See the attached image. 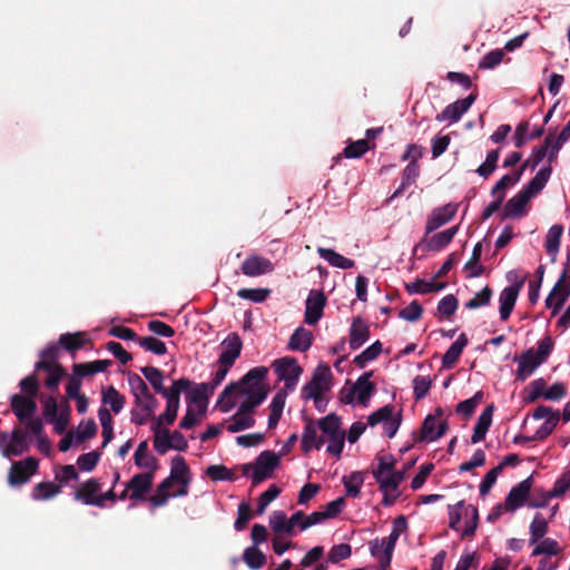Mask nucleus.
Instances as JSON below:
<instances>
[{
    "label": "nucleus",
    "mask_w": 570,
    "mask_h": 570,
    "mask_svg": "<svg viewBox=\"0 0 570 570\" xmlns=\"http://www.w3.org/2000/svg\"><path fill=\"white\" fill-rule=\"evenodd\" d=\"M525 277H522L519 281H515L510 286L502 289L500 293L499 302H500V318L502 321H507L515 305L518 296L524 285Z\"/></svg>",
    "instance_id": "9d476101"
},
{
    "label": "nucleus",
    "mask_w": 570,
    "mask_h": 570,
    "mask_svg": "<svg viewBox=\"0 0 570 570\" xmlns=\"http://www.w3.org/2000/svg\"><path fill=\"white\" fill-rule=\"evenodd\" d=\"M317 438V426L315 425L314 421L311 419H307L306 424L304 426L303 435H302V450L305 453H308L316 443Z\"/></svg>",
    "instance_id": "864d4df0"
},
{
    "label": "nucleus",
    "mask_w": 570,
    "mask_h": 570,
    "mask_svg": "<svg viewBox=\"0 0 570 570\" xmlns=\"http://www.w3.org/2000/svg\"><path fill=\"white\" fill-rule=\"evenodd\" d=\"M193 382L187 377H180L175 380L170 387H163V392H158V394L163 395L167 402L176 401L180 402V394L186 392L191 387Z\"/></svg>",
    "instance_id": "e433bc0d"
},
{
    "label": "nucleus",
    "mask_w": 570,
    "mask_h": 570,
    "mask_svg": "<svg viewBox=\"0 0 570 570\" xmlns=\"http://www.w3.org/2000/svg\"><path fill=\"white\" fill-rule=\"evenodd\" d=\"M230 424L227 426V431L230 433H236L246 429H250L255 424V420L252 415L246 414L245 412H240L238 409L237 413H235L230 417Z\"/></svg>",
    "instance_id": "49530a36"
},
{
    "label": "nucleus",
    "mask_w": 570,
    "mask_h": 570,
    "mask_svg": "<svg viewBox=\"0 0 570 570\" xmlns=\"http://www.w3.org/2000/svg\"><path fill=\"white\" fill-rule=\"evenodd\" d=\"M10 405L20 422H26L31 419L37 410L36 401L32 397H27L21 394H13Z\"/></svg>",
    "instance_id": "4be33fe9"
},
{
    "label": "nucleus",
    "mask_w": 570,
    "mask_h": 570,
    "mask_svg": "<svg viewBox=\"0 0 570 570\" xmlns=\"http://www.w3.org/2000/svg\"><path fill=\"white\" fill-rule=\"evenodd\" d=\"M61 492V485L52 482H40L35 485L32 491L33 500H49Z\"/></svg>",
    "instance_id": "a18cd8bd"
},
{
    "label": "nucleus",
    "mask_w": 570,
    "mask_h": 570,
    "mask_svg": "<svg viewBox=\"0 0 570 570\" xmlns=\"http://www.w3.org/2000/svg\"><path fill=\"white\" fill-rule=\"evenodd\" d=\"M89 342L85 332L63 333L59 336V345L69 353H75Z\"/></svg>",
    "instance_id": "473e14b6"
},
{
    "label": "nucleus",
    "mask_w": 570,
    "mask_h": 570,
    "mask_svg": "<svg viewBox=\"0 0 570 570\" xmlns=\"http://www.w3.org/2000/svg\"><path fill=\"white\" fill-rule=\"evenodd\" d=\"M548 530H549L548 521L543 518V515L541 513H537L529 527V532H530L529 543L530 544L538 543L541 539L544 538Z\"/></svg>",
    "instance_id": "a19ab883"
},
{
    "label": "nucleus",
    "mask_w": 570,
    "mask_h": 570,
    "mask_svg": "<svg viewBox=\"0 0 570 570\" xmlns=\"http://www.w3.org/2000/svg\"><path fill=\"white\" fill-rule=\"evenodd\" d=\"M535 544L537 546L531 553L532 557H538L541 554L557 556L561 552V548L558 541L552 538H543Z\"/></svg>",
    "instance_id": "3c124183"
},
{
    "label": "nucleus",
    "mask_w": 570,
    "mask_h": 570,
    "mask_svg": "<svg viewBox=\"0 0 570 570\" xmlns=\"http://www.w3.org/2000/svg\"><path fill=\"white\" fill-rule=\"evenodd\" d=\"M189 468L183 456H175L171 461L170 476L177 482H184V480H190Z\"/></svg>",
    "instance_id": "bf43d9fd"
},
{
    "label": "nucleus",
    "mask_w": 570,
    "mask_h": 570,
    "mask_svg": "<svg viewBox=\"0 0 570 570\" xmlns=\"http://www.w3.org/2000/svg\"><path fill=\"white\" fill-rule=\"evenodd\" d=\"M254 465V471L250 478L253 487H256L272 476L274 470L279 465V455L274 451H263L256 458Z\"/></svg>",
    "instance_id": "39448f33"
},
{
    "label": "nucleus",
    "mask_w": 570,
    "mask_h": 570,
    "mask_svg": "<svg viewBox=\"0 0 570 570\" xmlns=\"http://www.w3.org/2000/svg\"><path fill=\"white\" fill-rule=\"evenodd\" d=\"M412 151H415V155L412 156V160L403 169L402 177L406 181L411 180L414 183L420 175V166L417 160L423 157L424 148L415 144L407 145L406 151L402 155V160H407L409 156L412 155Z\"/></svg>",
    "instance_id": "412c9836"
},
{
    "label": "nucleus",
    "mask_w": 570,
    "mask_h": 570,
    "mask_svg": "<svg viewBox=\"0 0 570 570\" xmlns=\"http://www.w3.org/2000/svg\"><path fill=\"white\" fill-rule=\"evenodd\" d=\"M493 291L485 286L480 292H478L471 299H469L464 306L468 309H475L482 306H487L490 304Z\"/></svg>",
    "instance_id": "680f3d73"
},
{
    "label": "nucleus",
    "mask_w": 570,
    "mask_h": 570,
    "mask_svg": "<svg viewBox=\"0 0 570 570\" xmlns=\"http://www.w3.org/2000/svg\"><path fill=\"white\" fill-rule=\"evenodd\" d=\"M155 472L137 473L127 482V490H130L129 499L142 501L153 488Z\"/></svg>",
    "instance_id": "4468645a"
},
{
    "label": "nucleus",
    "mask_w": 570,
    "mask_h": 570,
    "mask_svg": "<svg viewBox=\"0 0 570 570\" xmlns=\"http://www.w3.org/2000/svg\"><path fill=\"white\" fill-rule=\"evenodd\" d=\"M99 460L100 452L91 451L79 455L77 459V465L81 471L90 472L97 466Z\"/></svg>",
    "instance_id": "338daca9"
},
{
    "label": "nucleus",
    "mask_w": 570,
    "mask_h": 570,
    "mask_svg": "<svg viewBox=\"0 0 570 570\" xmlns=\"http://www.w3.org/2000/svg\"><path fill=\"white\" fill-rule=\"evenodd\" d=\"M468 337L464 333L460 334L455 342L446 350L442 357V366L452 368L459 361L464 347L468 345Z\"/></svg>",
    "instance_id": "c756f323"
},
{
    "label": "nucleus",
    "mask_w": 570,
    "mask_h": 570,
    "mask_svg": "<svg viewBox=\"0 0 570 570\" xmlns=\"http://www.w3.org/2000/svg\"><path fill=\"white\" fill-rule=\"evenodd\" d=\"M478 97L476 92L470 94L461 100L448 105L440 114L435 116L436 121L456 122L461 119L462 115L469 110Z\"/></svg>",
    "instance_id": "ddd939ff"
},
{
    "label": "nucleus",
    "mask_w": 570,
    "mask_h": 570,
    "mask_svg": "<svg viewBox=\"0 0 570 570\" xmlns=\"http://www.w3.org/2000/svg\"><path fill=\"white\" fill-rule=\"evenodd\" d=\"M518 363L517 380L519 381H524L542 364L541 360L537 357L533 348L523 352L519 357Z\"/></svg>",
    "instance_id": "393cba45"
},
{
    "label": "nucleus",
    "mask_w": 570,
    "mask_h": 570,
    "mask_svg": "<svg viewBox=\"0 0 570 570\" xmlns=\"http://www.w3.org/2000/svg\"><path fill=\"white\" fill-rule=\"evenodd\" d=\"M140 372L145 379L150 383L156 393L163 392L164 387V372L155 366H144Z\"/></svg>",
    "instance_id": "8fccbe9b"
},
{
    "label": "nucleus",
    "mask_w": 570,
    "mask_h": 570,
    "mask_svg": "<svg viewBox=\"0 0 570 570\" xmlns=\"http://www.w3.org/2000/svg\"><path fill=\"white\" fill-rule=\"evenodd\" d=\"M268 374V368L265 366H256L250 368L238 382L239 387H248L250 385L254 386H267L266 384L261 383L264 379H266Z\"/></svg>",
    "instance_id": "37998d69"
},
{
    "label": "nucleus",
    "mask_w": 570,
    "mask_h": 570,
    "mask_svg": "<svg viewBox=\"0 0 570 570\" xmlns=\"http://www.w3.org/2000/svg\"><path fill=\"white\" fill-rule=\"evenodd\" d=\"M326 305V296L322 291L312 289L305 302L304 322L308 325H315L323 316Z\"/></svg>",
    "instance_id": "f8f14e48"
},
{
    "label": "nucleus",
    "mask_w": 570,
    "mask_h": 570,
    "mask_svg": "<svg viewBox=\"0 0 570 570\" xmlns=\"http://www.w3.org/2000/svg\"><path fill=\"white\" fill-rule=\"evenodd\" d=\"M370 149V144L367 139H358L348 144L343 149V156L345 158H360Z\"/></svg>",
    "instance_id": "0e129e2a"
},
{
    "label": "nucleus",
    "mask_w": 570,
    "mask_h": 570,
    "mask_svg": "<svg viewBox=\"0 0 570 570\" xmlns=\"http://www.w3.org/2000/svg\"><path fill=\"white\" fill-rule=\"evenodd\" d=\"M128 383L134 395V407L130 411V420L136 425H145L158 407V401L150 393L146 382L137 374L128 373Z\"/></svg>",
    "instance_id": "f257e3e1"
},
{
    "label": "nucleus",
    "mask_w": 570,
    "mask_h": 570,
    "mask_svg": "<svg viewBox=\"0 0 570 570\" xmlns=\"http://www.w3.org/2000/svg\"><path fill=\"white\" fill-rule=\"evenodd\" d=\"M267 386H254L250 385L248 387H239V393L245 394L247 397L244 400L240 405V412H245L246 414H252L254 410L261 405L268 395Z\"/></svg>",
    "instance_id": "f3484780"
},
{
    "label": "nucleus",
    "mask_w": 570,
    "mask_h": 570,
    "mask_svg": "<svg viewBox=\"0 0 570 570\" xmlns=\"http://www.w3.org/2000/svg\"><path fill=\"white\" fill-rule=\"evenodd\" d=\"M458 205L449 203L442 207L434 208L428 217L425 225V234L436 230L441 226L449 223L456 214Z\"/></svg>",
    "instance_id": "a211bd4d"
},
{
    "label": "nucleus",
    "mask_w": 570,
    "mask_h": 570,
    "mask_svg": "<svg viewBox=\"0 0 570 570\" xmlns=\"http://www.w3.org/2000/svg\"><path fill=\"white\" fill-rule=\"evenodd\" d=\"M532 485L533 478L530 475L513 487L504 500V510L508 512H513L521 508L530 497Z\"/></svg>",
    "instance_id": "1a4fd4ad"
},
{
    "label": "nucleus",
    "mask_w": 570,
    "mask_h": 570,
    "mask_svg": "<svg viewBox=\"0 0 570 570\" xmlns=\"http://www.w3.org/2000/svg\"><path fill=\"white\" fill-rule=\"evenodd\" d=\"M342 482L345 487L346 494L356 498L360 495L364 475L362 472H352L350 475L343 476Z\"/></svg>",
    "instance_id": "09e8293b"
},
{
    "label": "nucleus",
    "mask_w": 570,
    "mask_h": 570,
    "mask_svg": "<svg viewBox=\"0 0 570 570\" xmlns=\"http://www.w3.org/2000/svg\"><path fill=\"white\" fill-rule=\"evenodd\" d=\"M36 371H43L47 373L45 386L52 393H58L60 381L68 376L66 368L62 365H50L47 362H37L35 365Z\"/></svg>",
    "instance_id": "6ab92c4d"
},
{
    "label": "nucleus",
    "mask_w": 570,
    "mask_h": 570,
    "mask_svg": "<svg viewBox=\"0 0 570 570\" xmlns=\"http://www.w3.org/2000/svg\"><path fill=\"white\" fill-rule=\"evenodd\" d=\"M138 344L148 352L156 355H165L167 353L166 344L155 336H145L138 338Z\"/></svg>",
    "instance_id": "4d7b16f0"
},
{
    "label": "nucleus",
    "mask_w": 570,
    "mask_h": 570,
    "mask_svg": "<svg viewBox=\"0 0 570 570\" xmlns=\"http://www.w3.org/2000/svg\"><path fill=\"white\" fill-rule=\"evenodd\" d=\"M313 341L312 331L299 326L291 335L287 347L291 351L306 352L311 348Z\"/></svg>",
    "instance_id": "cd10ccee"
},
{
    "label": "nucleus",
    "mask_w": 570,
    "mask_h": 570,
    "mask_svg": "<svg viewBox=\"0 0 570 570\" xmlns=\"http://www.w3.org/2000/svg\"><path fill=\"white\" fill-rule=\"evenodd\" d=\"M368 338V324L361 316L354 317L350 327V347L352 350H358Z\"/></svg>",
    "instance_id": "b1692460"
},
{
    "label": "nucleus",
    "mask_w": 570,
    "mask_h": 570,
    "mask_svg": "<svg viewBox=\"0 0 570 570\" xmlns=\"http://www.w3.org/2000/svg\"><path fill=\"white\" fill-rule=\"evenodd\" d=\"M38 468L39 461L32 456L22 461L13 462L8 475L9 484L12 487H20L27 483L30 478L37 473Z\"/></svg>",
    "instance_id": "423d86ee"
},
{
    "label": "nucleus",
    "mask_w": 570,
    "mask_h": 570,
    "mask_svg": "<svg viewBox=\"0 0 570 570\" xmlns=\"http://www.w3.org/2000/svg\"><path fill=\"white\" fill-rule=\"evenodd\" d=\"M494 404H489L480 414L476 424L473 430V434L471 436V442L473 444L479 443L484 440L487 432L489 431L492 424V416L494 412Z\"/></svg>",
    "instance_id": "bb28decb"
},
{
    "label": "nucleus",
    "mask_w": 570,
    "mask_h": 570,
    "mask_svg": "<svg viewBox=\"0 0 570 570\" xmlns=\"http://www.w3.org/2000/svg\"><path fill=\"white\" fill-rule=\"evenodd\" d=\"M243 560L252 570L262 569L266 563V556L255 546L244 550Z\"/></svg>",
    "instance_id": "c03bdc74"
},
{
    "label": "nucleus",
    "mask_w": 570,
    "mask_h": 570,
    "mask_svg": "<svg viewBox=\"0 0 570 570\" xmlns=\"http://www.w3.org/2000/svg\"><path fill=\"white\" fill-rule=\"evenodd\" d=\"M563 233L561 225H553L549 228L546 236V250L551 256V261L554 262L560 247V239Z\"/></svg>",
    "instance_id": "ea45409f"
},
{
    "label": "nucleus",
    "mask_w": 570,
    "mask_h": 570,
    "mask_svg": "<svg viewBox=\"0 0 570 570\" xmlns=\"http://www.w3.org/2000/svg\"><path fill=\"white\" fill-rule=\"evenodd\" d=\"M317 253L323 259H325L331 266L334 267L348 269L355 265L353 259H350L331 248L318 247Z\"/></svg>",
    "instance_id": "c9c22d12"
},
{
    "label": "nucleus",
    "mask_w": 570,
    "mask_h": 570,
    "mask_svg": "<svg viewBox=\"0 0 570 570\" xmlns=\"http://www.w3.org/2000/svg\"><path fill=\"white\" fill-rule=\"evenodd\" d=\"M465 518L470 520L466 521V527L462 531V538H471L475 534L478 525H479V510L473 504H468L465 508Z\"/></svg>",
    "instance_id": "6e6d98bb"
},
{
    "label": "nucleus",
    "mask_w": 570,
    "mask_h": 570,
    "mask_svg": "<svg viewBox=\"0 0 570 570\" xmlns=\"http://www.w3.org/2000/svg\"><path fill=\"white\" fill-rule=\"evenodd\" d=\"M9 446L6 448L4 458L18 456L29 450L27 442V432L21 428L17 426L12 430L11 436H9Z\"/></svg>",
    "instance_id": "a878e982"
},
{
    "label": "nucleus",
    "mask_w": 570,
    "mask_h": 570,
    "mask_svg": "<svg viewBox=\"0 0 570 570\" xmlns=\"http://www.w3.org/2000/svg\"><path fill=\"white\" fill-rule=\"evenodd\" d=\"M448 430L449 423L446 421H441L436 424L435 416L429 414L424 419L420 432L413 434L414 443L436 441L442 438Z\"/></svg>",
    "instance_id": "6e6552de"
},
{
    "label": "nucleus",
    "mask_w": 570,
    "mask_h": 570,
    "mask_svg": "<svg viewBox=\"0 0 570 570\" xmlns=\"http://www.w3.org/2000/svg\"><path fill=\"white\" fill-rule=\"evenodd\" d=\"M341 417L335 413L322 417L317 424L321 431L328 436L326 451L337 458L342 454L345 441V432L341 429Z\"/></svg>",
    "instance_id": "f03ea898"
},
{
    "label": "nucleus",
    "mask_w": 570,
    "mask_h": 570,
    "mask_svg": "<svg viewBox=\"0 0 570 570\" xmlns=\"http://www.w3.org/2000/svg\"><path fill=\"white\" fill-rule=\"evenodd\" d=\"M271 291L268 288H240L237 296L243 299H248L255 303H262L267 299Z\"/></svg>",
    "instance_id": "69168bd1"
},
{
    "label": "nucleus",
    "mask_w": 570,
    "mask_h": 570,
    "mask_svg": "<svg viewBox=\"0 0 570 570\" xmlns=\"http://www.w3.org/2000/svg\"><path fill=\"white\" fill-rule=\"evenodd\" d=\"M551 173L552 168L550 166L542 167L522 189L532 198L544 188Z\"/></svg>",
    "instance_id": "72a5a7b5"
},
{
    "label": "nucleus",
    "mask_w": 570,
    "mask_h": 570,
    "mask_svg": "<svg viewBox=\"0 0 570 570\" xmlns=\"http://www.w3.org/2000/svg\"><path fill=\"white\" fill-rule=\"evenodd\" d=\"M459 230V225L452 226L445 230L434 234L429 237V235H424L420 243L414 247V252L421 250L425 252H439L445 248L454 238Z\"/></svg>",
    "instance_id": "0eeeda50"
},
{
    "label": "nucleus",
    "mask_w": 570,
    "mask_h": 570,
    "mask_svg": "<svg viewBox=\"0 0 570 570\" xmlns=\"http://www.w3.org/2000/svg\"><path fill=\"white\" fill-rule=\"evenodd\" d=\"M382 352V343L380 341L374 342L367 348H365L361 354L356 355L354 358V364L358 368L365 367L368 362H372L379 357Z\"/></svg>",
    "instance_id": "de8ad7c7"
},
{
    "label": "nucleus",
    "mask_w": 570,
    "mask_h": 570,
    "mask_svg": "<svg viewBox=\"0 0 570 570\" xmlns=\"http://www.w3.org/2000/svg\"><path fill=\"white\" fill-rule=\"evenodd\" d=\"M372 375V371L365 372L357 379L352 387L353 392L356 394L357 401L364 406L367 405L372 393L375 391L374 383L370 381Z\"/></svg>",
    "instance_id": "c85d7f7f"
},
{
    "label": "nucleus",
    "mask_w": 570,
    "mask_h": 570,
    "mask_svg": "<svg viewBox=\"0 0 570 570\" xmlns=\"http://www.w3.org/2000/svg\"><path fill=\"white\" fill-rule=\"evenodd\" d=\"M186 394V401L189 405L200 402H208L209 396L214 393L213 386L208 383L194 384Z\"/></svg>",
    "instance_id": "4c0bfd02"
},
{
    "label": "nucleus",
    "mask_w": 570,
    "mask_h": 570,
    "mask_svg": "<svg viewBox=\"0 0 570 570\" xmlns=\"http://www.w3.org/2000/svg\"><path fill=\"white\" fill-rule=\"evenodd\" d=\"M273 271L274 264L272 261L257 254L247 256L240 265V272L248 277H257Z\"/></svg>",
    "instance_id": "2eb2a0df"
},
{
    "label": "nucleus",
    "mask_w": 570,
    "mask_h": 570,
    "mask_svg": "<svg viewBox=\"0 0 570 570\" xmlns=\"http://www.w3.org/2000/svg\"><path fill=\"white\" fill-rule=\"evenodd\" d=\"M553 140L552 135H549L544 139V144L540 147H534L532 149L531 158L527 159L519 169H522V173L527 169H535V167L544 159L547 156L548 149L551 146Z\"/></svg>",
    "instance_id": "58836bf2"
},
{
    "label": "nucleus",
    "mask_w": 570,
    "mask_h": 570,
    "mask_svg": "<svg viewBox=\"0 0 570 570\" xmlns=\"http://www.w3.org/2000/svg\"><path fill=\"white\" fill-rule=\"evenodd\" d=\"M531 197L521 189L517 195L510 198L501 213V218H519L522 217L525 213V206L529 203Z\"/></svg>",
    "instance_id": "5701e85b"
},
{
    "label": "nucleus",
    "mask_w": 570,
    "mask_h": 570,
    "mask_svg": "<svg viewBox=\"0 0 570 570\" xmlns=\"http://www.w3.org/2000/svg\"><path fill=\"white\" fill-rule=\"evenodd\" d=\"M135 464L138 468L149 469V471L156 472L158 469V460L156 456L149 454L148 442L141 441L134 454Z\"/></svg>",
    "instance_id": "2f4dec72"
},
{
    "label": "nucleus",
    "mask_w": 570,
    "mask_h": 570,
    "mask_svg": "<svg viewBox=\"0 0 570 570\" xmlns=\"http://www.w3.org/2000/svg\"><path fill=\"white\" fill-rule=\"evenodd\" d=\"M111 364L112 361L110 360H96L92 362L75 363L72 365V372L82 379L100 372H105Z\"/></svg>",
    "instance_id": "7c9ffc66"
},
{
    "label": "nucleus",
    "mask_w": 570,
    "mask_h": 570,
    "mask_svg": "<svg viewBox=\"0 0 570 570\" xmlns=\"http://www.w3.org/2000/svg\"><path fill=\"white\" fill-rule=\"evenodd\" d=\"M352 554V548L347 543H340L332 547L328 552L327 562L338 563L342 560L350 558Z\"/></svg>",
    "instance_id": "774afa93"
},
{
    "label": "nucleus",
    "mask_w": 570,
    "mask_h": 570,
    "mask_svg": "<svg viewBox=\"0 0 570 570\" xmlns=\"http://www.w3.org/2000/svg\"><path fill=\"white\" fill-rule=\"evenodd\" d=\"M101 402L110 405V411L118 414L122 411L126 399L115 386L110 385L101 390Z\"/></svg>",
    "instance_id": "f704fd0d"
},
{
    "label": "nucleus",
    "mask_w": 570,
    "mask_h": 570,
    "mask_svg": "<svg viewBox=\"0 0 570 570\" xmlns=\"http://www.w3.org/2000/svg\"><path fill=\"white\" fill-rule=\"evenodd\" d=\"M222 353L217 363L233 366L239 357L243 348V342L237 333H229L220 343Z\"/></svg>",
    "instance_id": "dca6fc26"
},
{
    "label": "nucleus",
    "mask_w": 570,
    "mask_h": 570,
    "mask_svg": "<svg viewBox=\"0 0 570 570\" xmlns=\"http://www.w3.org/2000/svg\"><path fill=\"white\" fill-rule=\"evenodd\" d=\"M206 475L213 481H235L234 473L223 464L209 465L206 469Z\"/></svg>",
    "instance_id": "13d9d810"
},
{
    "label": "nucleus",
    "mask_w": 570,
    "mask_h": 570,
    "mask_svg": "<svg viewBox=\"0 0 570 570\" xmlns=\"http://www.w3.org/2000/svg\"><path fill=\"white\" fill-rule=\"evenodd\" d=\"M279 493L281 489L276 484L269 485L268 489L258 497L256 513L263 514L267 505L274 501L279 495Z\"/></svg>",
    "instance_id": "e2e57ef3"
},
{
    "label": "nucleus",
    "mask_w": 570,
    "mask_h": 570,
    "mask_svg": "<svg viewBox=\"0 0 570 570\" xmlns=\"http://www.w3.org/2000/svg\"><path fill=\"white\" fill-rule=\"evenodd\" d=\"M100 489L101 485L99 481L91 478L79 485L73 493V499L82 502L83 504L96 507V504L100 503L98 500Z\"/></svg>",
    "instance_id": "aec40b11"
},
{
    "label": "nucleus",
    "mask_w": 570,
    "mask_h": 570,
    "mask_svg": "<svg viewBox=\"0 0 570 570\" xmlns=\"http://www.w3.org/2000/svg\"><path fill=\"white\" fill-rule=\"evenodd\" d=\"M468 504H465L464 500H461L456 502L455 504H449L448 505V513H449V527L452 530L458 531L460 529V522L462 520V517H465V508Z\"/></svg>",
    "instance_id": "5fc2aeb1"
},
{
    "label": "nucleus",
    "mask_w": 570,
    "mask_h": 570,
    "mask_svg": "<svg viewBox=\"0 0 570 570\" xmlns=\"http://www.w3.org/2000/svg\"><path fill=\"white\" fill-rule=\"evenodd\" d=\"M332 372L327 364H320L311 379L303 389L302 397L304 400H311V396H318L330 391L331 389Z\"/></svg>",
    "instance_id": "20e7f679"
},
{
    "label": "nucleus",
    "mask_w": 570,
    "mask_h": 570,
    "mask_svg": "<svg viewBox=\"0 0 570 570\" xmlns=\"http://www.w3.org/2000/svg\"><path fill=\"white\" fill-rule=\"evenodd\" d=\"M483 401V392L478 391L472 397L460 402L456 405V413L463 415L464 419H469L474 413L476 406Z\"/></svg>",
    "instance_id": "603ef678"
},
{
    "label": "nucleus",
    "mask_w": 570,
    "mask_h": 570,
    "mask_svg": "<svg viewBox=\"0 0 570 570\" xmlns=\"http://www.w3.org/2000/svg\"><path fill=\"white\" fill-rule=\"evenodd\" d=\"M399 538L400 535H397L396 532H391L386 539L382 540V542H380L379 539L371 542V553L373 557L380 559L381 567L384 570L390 568L393 551Z\"/></svg>",
    "instance_id": "9b49d317"
},
{
    "label": "nucleus",
    "mask_w": 570,
    "mask_h": 570,
    "mask_svg": "<svg viewBox=\"0 0 570 570\" xmlns=\"http://www.w3.org/2000/svg\"><path fill=\"white\" fill-rule=\"evenodd\" d=\"M269 524L275 533L291 534V527L284 511H274L269 517Z\"/></svg>",
    "instance_id": "052dcab7"
},
{
    "label": "nucleus",
    "mask_w": 570,
    "mask_h": 570,
    "mask_svg": "<svg viewBox=\"0 0 570 570\" xmlns=\"http://www.w3.org/2000/svg\"><path fill=\"white\" fill-rule=\"evenodd\" d=\"M237 391L239 392V383L235 382H230L222 391L216 406L219 407L223 413L229 412L236 405V402L233 399V394Z\"/></svg>",
    "instance_id": "79ce46f5"
},
{
    "label": "nucleus",
    "mask_w": 570,
    "mask_h": 570,
    "mask_svg": "<svg viewBox=\"0 0 570 570\" xmlns=\"http://www.w3.org/2000/svg\"><path fill=\"white\" fill-rule=\"evenodd\" d=\"M272 367L277 375L278 381H284V387L294 391L299 376L303 373L302 366L293 356H284L273 362Z\"/></svg>",
    "instance_id": "7ed1b4c3"
}]
</instances>
